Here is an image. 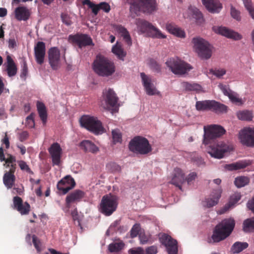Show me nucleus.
<instances>
[{
	"label": "nucleus",
	"instance_id": "f257e3e1",
	"mask_svg": "<svg viewBox=\"0 0 254 254\" xmlns=\"http://www.w3.org/2000/svg\"><path fill=\"white\" fill-rule=\"evenodd\" d=\"M235 225V222L233 218L223 220L217 224L213 231L211 236L213 242L218 243L228 237L233 231Z\"/></svg>",
	"mask_w": 254,
	"mask_h": 254
},
{
	"label": "nucleus",
	"instance_id": "f03ea898",
	"mask_svg": "<svg viewBox=\"0 0 254 254\" xmlns=\"http://www.w3.org/2000/svg\"><path fill=\"white\" fill-rule=\"evenodd\" d=\"M93 69L98 75L107 77L115 72V66L107 58L102 55H98L93 63Z\"/></svg>",
	"mask_w": 254,
	"mask_h": 254
},
{
	"label": "nucleus",
	"instance_id": "7ed1b4c3",
	"mask_svg": "<svg viewBox=\"0 0 254 254\" xmlns=\"http://www.w3.org/2000/svg\"><path fill=\"white\" fill-rule=\"evenodd\" d=\"M127 2L130 5L131 14L137 15L140 11L151 13L157 9L156 0H127Z\"/></svg>",
	"mask_w": 254,
	"mask_h": 254
},
{
	"label": "nucleus",
	"instance_id": "20e7f679",
	"mask_svg": "<svg viewBox=\"0 0 254 254\" xmlns=\"http://www.w3.org/2000/svg\"><path fill=\"white\" fill-rule=\"evenodd\" d=\"M80 123L81 126L95 134H100L105 131L102 123L97 117L83 116L80 118Z\"/></svg>",
	"mask_w": 254,
	"mask_h": 254
},
{
	"label": "nucleus",
	"instance_id": "39448f33",
	"mask_svg": "<svg viewBox=\"0 0 254 254\" xmlns=\"http://www.w3.org/2000/svg\"><path fill=\"white\" fill-rule=\"evenodd\" d=\"M129 148L131 151L141 155L147 154L152 150L148 140L140 136H135L130 140Z\"/></svg>",
	"mask_w": 254,
	"mask_h": 254
},
{
	"label": "nucleus",
	"instance_id": "423d86ee",
	"mask_svg": "<svg viewBox=\"0 0 254 254\" xmlns=\"http://www.w3.org/2000/svg\"><path fill=\"white\" fill-rule=\"evenodd\" d=\"M166 64L171 71L177 75L185 74L192 68L190 64L177 57L170 58Z\"/></svg>",
	"mask_w": 254,
	"mask_h": 254
},
{
	"label": "nucleus",
	"instance_id": "0eeeda50",
	"mask_svg": "<svg viewBox=\"0 0 254 254\" xmlns=\"http://www.w3.org/2000/svg\"><path fill=\"white\" fill-rule=\"evenodd\" d=\"M118 205L116 196L108 194L102 197L100 204V211L106 216H110L115 211Z\"/></svg>",
	"mask_w": 254,
	"mask_h": 254
},
{
	"label": "nucleus",
	"instance_id": "6e6552de",
	"mask_svg": "<svg viewBox=\"0 0 254 254\" xmlns=\"http://www.w3.org/2000/svg\"><path fill=\"white\" fill-rule=\"evenodd\" d=\"M136 24L139 31L141 33H145L149 37L164 39L166 36L157 28L154 27L149 22L142 19H137L136 20Z\"/></svg>",
	"mask_w": 254,
	"mask_h": 254
},
{
	"label": "nucleus",
	"instance_id": "1a4fd4ad",
	"mask_svg": "<svg viewBox=\"0 0 254 254\" xmlns=\"http://www.w3.org/2000/svg\"><path fill=\"white\" fill-rule=\"evenodd\" d=\"M203 143L205 145L211 143L215 139L225 133L226 130L221 126L211 125L204 126Z\"/></svg>",
	"mask_w": 254,
	"mask_h": 254
},
{
	"label": "nucleus",
	"instance_id": "9d476101",
	"mask_svg": "<svg viewBox=\"0 0 254 254\" xmlns=\"http://www.w3.org/2000/svg\"><path fill=\"white\" fill-rule=\"evenodd\" d=\"M197 111L211 110L216 113H226L227 107L215 100H204L197 101L195 104Z\"/></svg>",
	"mask_w": 254,
	"mask_h": 254
},
{
	"label": "nucleus",
	"instance_id": "9b49d317",
	"mask_svg": "<svg viewBox=\"0 0 254 254\" xmlns=\"http://www.w3.org/2000/svg\"><path fill=\"white\" fill-rule=\"evenodd\" d=\"M192 43L195 52L202 59H208L212 55V47L205 40L200 38H194Z\"/></svg>",
	"mask_w": 254,
	"mask_h": 254
},
{
	"label": "nucleus",
	"instance_id": "f8f14e48",
	"mask_svg": "<svg viewBox=\"0 0 254 254\" xmlns=\"http://www.w3.org/2000/svg\"><path fill=\"white\" fill-rule=\"evenodd\" d=\"M103 102L105 103L104 108L112 112H118L119 104V98L115 91L110 88L103 91L102 95Z\"/></svg>",
	"mask_w": 254,
	"mask_h": 254
},
{
	"label": "nucleus",
	"instance_id": "ddd939ff",
	"mask_svg": "<svg viewBox=\"0 0 254 254\" xmlns=\"http://www.w3.org/2000/svg\"><path fill=\"white\" fill-rule=\"evenodd\" d=\"M208 153L213 157L217 159H221L225 156V154L233 150V145L229 143L220 141L216 144L211 145Z\"/></svg>",
	"mask_w": 254,
	"mask_h": 254
},
{
	"label": "nucleus",
	"instance_id": "4468645a",
	"mask_svg": "<svg viewBox=\"0 0 254 254\" xmlns=\"http://www.w3.org/2000/svg\"><path fill=\"white\" fill-rule=\"evenodd\" d=\"M241 143L246 146L254 147V128L248 127L241 129L238 135Z\"/></svg>",
	"mask_w": 254,
	"mask_h": 254
},
{
	"label": "nucleus",
	"instance_id": "2eb2a0df",
	"mask_svg": "<svg viewBox=\"0 0 254 254\" xmlns=\"http://www.w3.org/2000/svg\"><path fill=\"white\" fill-rule=\"evenodd\" d=\"M160 241L162 244L166 247L168 254H178V243L170 236L163 234L160 238Z\"/></svg>",
	"mask_w": 254,
	"mask_h": 254
},
{
	"label": "nucleus",
	"instance_id": "dca6fc26",
	"mask_svg": "<svg viewBox=\"0 0 254 254\" xmlns=\"http://www.w3.org/2000/svg\"><path fill=\"white\" fill-rule=\"evenodd\" d=\"M49 64L53 70H57L61 66V54L58 48H51L48 52Z\"/></svg>",
	"mask_w": 254,
	"mask_h": 254
},
{
	"label": "nucleus",
	"instance_id": "f3484780",
	"mask_svg": "<svg viewBox=\"0 0 254 254\" xmlns=\"http://www.w3.org/2000/svg\"><path fill=\"white\" fill-rule=\"evenodd\" d=\"M53 166H60L61 164V158L63 150L60 145L57 143H53L48 149Z\"/></svg>",
	"mask_w": 254,
	"mask_h": 254
},
{
	"label": "nucleus",
	"instance_id": "a211bd4d",
	"mask_svg": "<svg viewBox=\"0 0 254 254\" xmlns=\"http://www.w3.org/2000/svg\"><path fill=\"white\" fill-rule=\"evenodd\" d=\"M75 185V182L73 178L71 176H67L58 182L57 188L61 193L65 194L73 189Z\"/></svg>",
	"mask_w": 254,
	"mask_h": 254
},
{
	"label": "nucleus",
	"instance_id": "6ab92c4d",
	"mask_svg": "<svg viewBox=\"0 0 254 254\" xmlns=\"http://www.w3.org/2000/svg\"><path fill=\"white\" fill-rule=\"evenodd\" d=\"M212 29L215 33L221 35L228 38L238 40L241 39L242 38L240 34L226 27L214 26Z\"/></svg>",
	"mask_w": 254,
	"mask_h": 254
},
{
	"label": "nucleus",
	"instance_id": "aec40b11",
	"mask_svg": "<svg viewBox=\"0 0 254 254\" xmlns=\"http://www.w3.org/2000/svg\"><path fill=\"white\" fill-rule=\"evenodd\" d=\"M13 208L21 215H27L30 210V205L27 202H23L22 198L19 196H14L13 198Z\"/></svg>",
	"mask_w": 254,
	"mask_h": 254
},
{
	"label": "nucleus",
	"instance_id": "412c9836",
	"mask_svg": "<svg viewBox=\"0 0 254 254\" xmlns=\"http://www.w3.org/2000/svg\"><path fill=\"white\" fill-rule=\"evenodd\" d=\"M69 39L74 43L81 48L86 46L92 45V40L90 36L86 34H76L69 36Z\"/></svg>",
	"mask_w": 254,
	"mask_h": 254
},
{
	"label": "nucleus",
	"instance_id": "4be33fe9",
	"mask_svg": "<svg viewBox=\"0 0 254 254\" xmlns=\"http://www.w3.org/2000/svg\"><path fill=\"white\" fill-rule=\"evenodd\" d=\"M185 182V178L184 172L180 168H175L172 173V179L170 181L171 184L178 187L180 190H182V185Z\"/></svg>",
	"mask_w": 254,
	"mask_h": 254
},
{
	"label": "nucleus",
	"instance_id": "5701e85b",
	"mask_svg": "<svg viewBox=\"0 0 254 254\" xmlns=\"http://www.w3.org/2000/svg\"><path fill=\"white\" fill-rule=\"evenodd\" d=\"M34 56L37 64H42L44 62L46 45L43 42H38L34 46Z\"/></svg>",
	"mask_w": 254,
	"mask_h": 254
},
{
	"label": "nucleus",
	"instance_id": "b1692460",
	"mask_svg": "<svg viewBox=\"0 0 254 254\" xmlns=\"http://www.w3.org/2000/svg\"><path fill=\"white\" fill-rule=\"evenodd\" d=\"M221 193L222 190L221 189L214 190L210 195V197L205 198L203 201V205L207 208H210L216 205L218 203Z\"/></svg>",
	"mask_w": 254,
	"mask_h": 254
},
{
	"label": "nucleus",
	"instance_id": "393cba45",
	"mask_svg": "<svg viewBox=\"0 0 254 254\" xmlns=\"http://www.w3.org/2000/svg\"><path fill=\"white\" fill-rule=\"evenodd\" d=\"M15 172L14 165H11L8 171H6L3 177V182L7 189H9L13 187L15 181Z\"/></svg>",
	"mask_w": 254,
	"mask_h": 254
},
{
	"label": "nucleus",
	"instance_id": "a878e982",
	"mask_svg": "<svg viewBox=\"0 0 254 254\" xmlns=\"http://www.w3.org/2000/svg\"><path fill=\"white\" fill-rule=\"evenodd\" d=\"M206 8L211 13H218L222 8V4L218 0H202Z\"/></svg>",
	"mask_w": 254,
	"mask_h": 254
},
{
	"label": "nucleus",
	"instance_id": "bb28decb",
	"mask_svg": "<svg viewBox=\"0 0 254 254\" xmlns=\"http://www.w3.org/2000/svg\"><path fill=\"white\" fill-rule=\"evenodd\" d=\"M113 28L115 32L120 34L123 37L126 43L130 46L132 45V41L129 32L127 29L121 25L114 24Z\"/></svg>",
	"mask_w": 254,
	"mask_h": 254
},
{
	"label": "nucleus",
	"instance_id": "cd10ccee",
	"mask_svg": "<svg viewBox=\"0 0 254 254\" xmlns=\"http://www.w3.org/2000/svg\"><path fill=\"white\" fill-rule=\"evenodd\" d=\"M15 17L18 21H26L30 16V10L25 6H19L14 11Z\"/></svg>",
	"mask_w": 254,
	"mask_h": 254
},
{
	"label": "nucleus",
	"instance_id": "c85d7f7f",
	"mask_svg": "<svg viewBox=\"0 0 254 254\" xmlns=\"http://www.w3.org/2000/svg\"><path fill=\"white\" fill-rule=\"evenodd\" d=\"M84 196V192L79 190H76L67 195L65 199L67 207L69 208L70 203L80 201Z\"/></svg>",
	"mask_w": 254,
	"mask_h": 254
},
{
	"label": "nucleus",
	"instance_id": "c756f323",
	"mask_svg": "<svg viewBox=\"0 0 254 254\" xmlns=\"http://www.w3.org/2000/svg\"><path fill=\"white\" fill-rule=\"evenodd\" d=\"M167 30L171 34L180 37L184 38L185 32L173 23H167L166 25Z\"/></svg>",
	"mask_w": 254,
	"mask_h": 254
},
{
	"label": "nucleus",
	"instance_id": "7c9ffc66",
	"mask_svg": "<svg viewBox=\"0 0 254 254\" xmlns=\"http://www.w3.org/2000/svg\"><path fill=\"white\" fill-rule=\"evenodd\" d=\"M5 65L6 71L8 76L11 77L16 75L17 68L14 61L10 56H7L6 63L5 64Z\"/></svg>",
	"mask_w": 254,
	"mask_h": 254
},
{
	"label": "nucleus",
	"instance_id": "2f4dec72",
	"mask_svg": "<svg viewBox=\"0 0 254 254\" xmlns=\"http://www.w3.org/2000/svg\"><path fill=\"white\" fill-rule=\"evenodd\" d=\"M241 195L240 193H235L230 197L229 202L226 204L222 208L218 211V213L222 214L227 212L230 208L240 200Z\"/></svg>",
	"mask_w": 254,
	"mask_h": 254
},
{
	"label": "nucleus",
	"instance_id": "473e14b6",
	"mask_svg": "<svg viewBox=\"0 0 254 254\" xmlns=\"http://www.w3.org/2000/svg\"><path fill=\"white\" fill-rule=\"evenodd\" d=\"M189 15L188 17H192L196 19V22L198 24L203 23L204 20L201 12L195 7L190 6L188 9Z\"/></svg>",
	"mask_w": 254,
	"mask_h": 254
},
{
	"label": "nucleus",
	"instance_id": "72a5a7b5",
	"mask_svg": "<svg viewBox=\"0 0 254 254\" xmlns=\"http://www.w3.org/2000/svg\"><path fill=\"white\" fill-rule=\"evenodd\" d=\"M80 146L82 149L85 152H90L93 153H97L99 151L98 148L91 141L89 140H83L80 144Z\"/></svg>",
	"mask_w": 254,
	"mask_h": 254
},
{
	"label": "nucleus",
	"instance_id": "f704fd0d",
	"mask_svg": "<svg viewBox=\"0 0 254 254\" xmlns=\"http://www.w3.org/2000/svg\"><path fill=\"white\" fill-rule=\"evenodd\" d=\"M182 86L187 91H195L200 92L202 90L201 85L195 83H190L188 82H183L181 83Z\"/></svg>",
	"mask_w": 254,
	"mask_h": 254
},
{
	"label": "nucleus",
	"instance_id": "c9c22d12",
	"mask_svg": "<svg viewBox=\"0 0 254 254\" xmlns=\"http://www.w3.org/2000/svg\"><path fill=\"white\" fill-rule=\"evenodd\" d=\"M37 111L39 117L44 125H45L47 122V113L45 105L40 102H38L37 103Z\"/></svg>",
	"mask_w": 254,
	"mask_h": 254
},
{
	"label": "nucleus",
	"instance_id": "e433bc0d",
	"mask_svg": "<svg viewBox=\"0 0 254 254\" xmlns=\"http://www.w3.org/2000/svg\"><path fill=\"white\" fill-rule=\"evenodd\" d=\"M249 163L246 161L237 162L235 163L226 165L225 168L230 171L237 170L246 168Z\"/></svg>",
	"mask_w": 254,
	"mask_h": 254
},
{
	"label": "nucleus",
	"instance_id": "4c0bfd02",
	"mask_svg": "<svg viewBox=\"0 0 254 254\" xmlns=\"http://www.w3.org/2000/svg\"><path fill=\"white\" fill-rule=\"evenodd\" d=\"M112 52L116 55L119 59L123 60L126 55V53L124 51L121 44L117 42L112 49Z\"/></svg>",
	"mask_w": 254,
	"mask_h": 254
},
{
	"label": "nucleus",
	"instance_id": "58836bf2",
	"mask_svg": "<svg viewBox=\"0 0 254 254\" xmlns=\"http://www.w3.org/2000/svg\"><path fill=\"white\" fill-rule=\"evenodd\" d=\"M248 246V244L246 242H237L233 244L231 250L233 253L237 254L247 248Z\"/></svg>",
	"mask_w": 254,
	"mask_h": 254
},
{
	"label": "nucleus",
	"instance_id": "ea45409f",
	"mask_svg": "<svg viewBox=\"0 0 254 254\" xmlns=\"http://www.w3.org/2000/svg\"><path fill=\"white\" fill-rule=\"evenodd\" d=\"M239 119L243 121H250L253 118L252 112L248 110L240 111L237 114Z\"/></svg>",
	"mask_w": 254,
	"mask_h": 254
},
{
	"label": "nucleus",
	"instance_id": "a19ab883",
	"mask_svg": "<svg viewBox=\"0 0 254 254\" xmlns=\"http://www.w3.org/2000/svg\"><path fill=\"white\" fill-rule=\"evenodd\" d=\"M243 230L246 232L254 231V217L244 221Z\"/></svg>",
	"mask_w": 254,
	"mask_h": 254
},
{
	"label": "nucleus",
	"instance_id": "79ce46f5",
	"mask_svg": "<svg viewBox=\"0 0 254 254\" xmlns=\"http://www.w3.org/2000/svg\"><path fill=\"white\" fill-rule=\"evenodd\" d=\"M82 4L87 5L89 8H90L94 15H97L99 10L98 4H95L90 0H83Z\"/></svg>",
	"mask_w": 254,
	"mask_h": 254
},
{
	"label": "nucleus",
	"instance_id": "37998d69",
	"mask_svg": "<svg viewBox=\"0 0 254 254\" xmlns=\"http://www.w3.org/2000/svg\"><path fill=\"white\" fill-rule=\"evenodd\" d=\"M140 76L141 78L142 85L144 88H148V87H149V86L154 84L153 81L150 76L146 75L143 72H141L140 73Z\"/></svg>",
	"mask_w": 254,
	"mask_h": 254
},
{
	"label": "nucleus",
	"instance_id": "c03bdc74",
	"mask_svg": "<svg viewBox=\"0 0 254 254\" xmlns=\"http://www.w3.org/2000/svg\"><path fill=\"white\" fill-rule=\"evenodd\" d=\"M249 181L248 177L241 176L235 179V184L238 188H241L248 184Z\"/></svg>",
	"mask_w": 254,
	"mask_h": 254
},
{
	"label": "nucleus",
	"instance_id": "a18cd8bd",
	"mask_svg": "<svg viewBox=\"0 0 254 254\" xmlns=\"http://www.w3.org/2000/svg\"><path fill=\"white\" fill-rule=\"evenodd\" d=\"M108 171L112 173H119L121 171V167L115 162H110L106 165Z\"/></svg>",
	"mask_w": 254,
	"mask_h": 254
},
{
	"label": "nucleus",
	"instance_id": "49530a36",
	"mask_svg": "<svg viewBox=\"0 0 254 254\" xmlns=\"http://www.w3.org/2000/svg\"><path fill=\"white\" fill-rule=\"evenodd\" d=\"M124 246L123 242L112 243L109 246V250L111 252H118L122 250Z\"/></svg>",
	"mask_w": 254,
	"mask_h": 254
},
{
	"label": "nucleus",
	"instance_id": "de8ad7c7",
	"mask_svg": "<svg viewBox=\"0 0 254 254\" xmlns=\"http://www.w3.org/2000/svg\"><path fill=\"white\" fill-rule=\"evenodd\" d=\"M113 142L114 144L121 143L122 141V135L121 131L118 129H115L112 131Z\"/></svg>",
	"mask_w": 254,
	"mask_h": 254
},
{
	"label": "nucleus",
	"instance_id": "09e8293b",
	"mask_svg": "<svg viewBox=\"0 0 254 254\" xmlns=\"http://www.w3.org/2000/svg\"><path fill=\"white\" fill-rule=\"evenodd\" d=\"M3 161L5 162V164H4V165L6 168L9 167L11 168V165H14L15 170H16V165L15 163L16 162V158L15 156L11 154H8L7 158H5V160Z\"/></svg>",
	"mask_w": 254,
	"mask_h": 254
},
{
	"label": "nucleus",
	"instance_id": "8fccbe9b",
	"mask_svg": "<svg viewBox=\"0 0 254 254\" xmlns=\"http://www.w3.org/2000/svg\"><path fill=\"white\" fill-rule=\"evenodd\" d=\"M231 101L237 105H242V99L239 97V95L232 91L230 94H229L228 96Z\"/></svg>",
	"mask_w": 254,
	"mask_h": 254
},
{
	"label": "nucleus",
	"instance_id": "3c124183",
	"mask_svg": "<svg viewBox=\"0 0 254 254\" xmlns=\"http://www.w3.org/2000/svg\"><path fill=\"white\" fill-rule=\"evenodd\" d=\"M140 243L142 245L146 244L151 241V236L150 234H145L141 232L138 236Z\"/></svg>",
	"mask_w": 254,
	"mask_h": 254
},
{
	"label": "nucleus",
	"instance_id": "603ef678",
	"mask_svg": "<svg viewBox=\"0 0 254 254\" xmlns=\"http://www.w3.org/2000/svg\"><path fill=\"white\" fill-rule=\"evenodd\" d=\"M146 93L149 96L154 95H160V92L157 90L154 84H152L149 86V87L144 88Z\"/></svg>",
	"mask_w": 254,
	"mask_h": 254
},
{
	"label": "nucleus",
	"instance_id": "864d4df0",
	"mask_svg": "<svg viewBox=\"0 0 254 254\" xmlns=\"http://www.w3.org/2000/svg\"><path fill=\"white\" fill-rule=\"evenodd\" d=\"M18 166L22 171H26V172L33 174V172L31 170L29 166L27 164L26 162L23 160H19L17 161Z\"/></svg>",
	"mask_w": 254,
	"mask_h": 254
},
{
	"label": "nucleus",
	"instance_id": "5fc2aeb1",
	"mask_svg": "<svg viewBox=\"0 0 254 254\" xmlns=\"http://www.w3.org/2000/svg\"><path fill=\"white\" fill-rule=\"evenodd\" d=\"M140 230V225L138 223H135L132 227L130 231V237L132 238L136 237L138 235H139V232Z\"/></svg>",
	"mask_w": 254,
	"mask_h": 254
},
{
	"label": "nucleus",
	"instance_id": "6e6d98bb",
	"mask_svg": "<svg viewBox=\"0 0 254 254\" xmlns=\"http://www.w3.org/2000/svg\"><path fill=\"white\" fill-rule=\"evenodd\" d=\"M34 114L33 113H31L29 116H28L26 119L25 121V125L28 128H33L35 126V122L34 120Z\"/></svg>",
	"mask_w": 254,
	"mask_h": 254
},
{
	"label": "nucleus",
	"instance_id": "4d7b16f0",
	"mask_svg": "<svg viewBox=\"0 0 254 254\" xmlns=\"http://www.w3.org/2000/svg\"><path fill=\"white\" fill-rule=\"evenodd\" d=\"M244 3L251 17L254 19V9L252 6L251 1L249 0H244Z\"/></svg>",
	"mask_w": 254,
	"mask_h": 254
},
{
	"label": "nucleus",
	"instance_id": "13d9d810",
	"mask_svg": "<svg viewBox=\"0 0 254 254\" xmlns=\"http://www.w3.org/2000/svg\"><path fill=\"white\" fill-rule=\"evenodd\" d=\"M210 72L217 77H221L226 73V70L224 68H215L211 69Z\"/></svg>",
	"mask_w": 254,
	"mask_h": 254
},
{
	"label": "nucleus",
	"instance_id": "bf43d9fd",
	"mask_svg": "<svg viewBox=\"0 0 254 254\" xmlns=\"http://www.w3.org/2000/svg\"><path fill=\"white\" fill-rule=\"evenodd\" d=\"M231 15L233 18L237 21H239L241 19L240 12L232 6L231 8Z\"/></svg>",
	"mask_w": 254,
	"mask_h": 254
},
{
	"label": "nucleus",
	"instance_id": "052dcab7",
	"mask_svg": "<svg viewBox=\"0 0 254 254\" xmlns=\"http://www.w3.org/2000/svg\"><path fill=\"white\" fill-rule=\"evenodd\" d=\"M28 66L26 63V62L24 60L23 63V65L21 69V74H20V77L21 78H24V79H26V77L28 74Z\"/></svg>",
	"mask_w": 254,
	"mask_h": 254
},
{
	"label": "nucleus",
	"instance_id": "680f3d73",
	"mask_svg": "<svg viewBox=\"0 0 254 254\" xmlns=\"http://www.w3.org/2000/svg\"><path fill=\"white\" fill-rule=\"evenodd\" d=\"M196 178V173L194 172H191L188 175L187 177L185 178V181H187L188 185H190L193 182Z\"/></svg>",
	"mask_w": 254,
	"mask_h": 254
},
{
	"label": "nucleus",
	"instance_id": "e2e57ef3",
	"mask_svg": "<svg viewBox=\"0 0 254 254\" xmlns=\"http://www.w3.org/2000/svg\"><path fill=\"white\" fill-rule=\"evenodd\" d=\"M99 10H102L105 12L108 13L110 10L111 7L110 5L106 2H102L98 4Z\"/></svg>",
	"mask_w": 254,
	"mask_h": 254
},
{
	"label": "nucleus",
	"instance_id": "0e129e2a",
	"mask_svg": "<svg viewBox=\"0 0 254 254\" xmlns=\"http://www.w3.org/2000/svg\"><path fill=\"white\" fill-rule=\"evenodd\" d=\"M128 253L129 254H144V251L142 248L137 247L129 249Z\"/></svg>",
	"mask_w": 254,
	"mask_h": 254
},
{
	"label": "nucleus",
	"instance_id": "69168bd1",
	"mask_svg": "<svg viewBox=\"0 0 254 254\" xmlns=\"http://www.w3.org/2000/svg\"><path fill=\"white\" fill-rule=\"evenodd\" d=\"M61 18L63 23L67 25H70L71 24V20L69 16L66 13H62Z\"/></svg>",
	"mask_w": 254,
	"mask_h": 254
},
{
	"label": "nucleus",
	"instance_id": "338daca9",
	"mask_svg": "<svg viewBox=\"0 0 254 254\" xmlns=\"http://www.w3.org/2000/svg\"><path fill=\"white\" fill-rule=\"evenodd\" d=\"M32 242L35 248L39 252L41 251L40 242L35 235L32 236Z\"/></svg>",
	"mask_w": 254,
	"mask_h": 254
},
{
	"label": "nucleus",
	"instance_id": "774afa93",
	"mask_svg": "<svg viewBox=\"0 0 254 254\" xmlns=\"http://www.w3.org/2000/svg\"><path fill=\"white\" fill-rule=\"evenodd\" d=\"M157 253V248L156 246H152L148 247L146 249L145 254H156Z\"/></svg>",
	"mask_w": 254,
	"mask_h": 254
}]
</instances>
